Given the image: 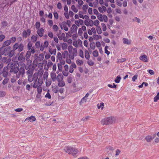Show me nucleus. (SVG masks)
I'll list each match as a JSON object with an SVG mask.
<instances>
[{"instance_id":"obj_21","label":"nucleus","mask_w":159,"mask_h":159,"mask_svg":"<svg viewBox=\"0 0 159 159\" xmlns=\"http://www.w3.org/2000/svg\"><path fill=\"white\" fill-rule=\"evenodd\" d=\"M16 50V49H13V50H11V51H10V53L8 55L10 57H11L14 55L15 52V50Z\"/></svg>"},{"instance_id":"obj_13","label":"nucleus","mask_w":159,"mask_h":159,"mask_svg":"<svg viewBox=\"0 0 159 159\" xmlns=\"http://www.w3.org/2000/svg\"><path fill=\"white\" fill-rule=\"evenodd\" d=\"M139 59L145 62H147L148 61L147 56L146 55H143L140 56L139 57Z\"/></svg>"},{"instance_id":"obj_8","label":"nucleus","mask_w":159,"mask_h":159,"mask_svg":"<svg viewBox=\"0 0 159 159\" xmlns=\"http://www.w3.org/2000/svg\"><path fill=\"white\" fill-rule=\"evenodd\" d=\"M156 136L155 134H154L152 136L150 135H148L146 137L145 139L148 142H150L155 138Z\"/></svg>"},{"instance_id":"obj_3","label":"nucleus","mask_w":159,"mask_h":159,"mask_svg":"<svg viewBox=\"0 0 159 159\" xmlns=\"http://www.w3.org/2000/svg\"><path fill=\"white\" fill-rule=\"evenodd\" d=\"M64 151L67 153L71 154L73 156L76 155L78 152V150L74 148L66 146L64 148Z\"/></svg>"},{"instance_id":"obj_43","label":"nucleus","mask_w":159,"mask_h":159,"mask_svg":"<svg viewBox=\"0 0 159 159\" xmlns=\"http://www.w3.org/2000/svg\"><path fill=\"white\" fill-rule=\"evenodd\" d=\"M35 25L36 29L38 30L40 28V23L39 22H36L35 23Z\"/></svg>"},{"instance_id":"obj_40","label":"nucleus","mask_w":159,"mask_h":159,"mask_svg":"<svg viewBox=\"0 0 159 159\" xmlns=\"http://www.w3.org/2000/svg\"><path fill=\"white\" fill-rule=\"evenodd\" d=\"M8 81L9 78L7 77L5 78L3 81L2 83L3 84L5 85L8 82Z\"/></svg>"},{"instance_id":"obj_20","label":"nucleus","mask_w":159,"mask_h":159,"mask_svg":"<svg viewBox=\"0 0 159 159\" xmlns=\"http://www.w3.org/2000/svg\"><path fill=\"white\" fill-rule=\"evenodd\" d=\"M31 56V52L30 51H28L27 52L25 57L26 58V60H27L29 59Z\"/></svg>"},{"instance_id":"obj_23","label":"nucleus","mask_w":159,"mask_h":159,"mask_svg":"<svg viewBox=\"0 0 159 159\" xmlns=\"http://www.w3.org/2000/svg\"><path fill=\"white\" fill-rule=\"evenodd\" d=\"M43 57H44V56H43V54L41 53V54H39V57H38V61H42L43 59V58H44Z\"/></svg>"},{"instance_id":"obj_51","label":"nucleus","mask_w":159,"mask_h":159,"mask_svg":"<svg viewBox=\"0 0 159 159\" xmlns=\"http://www.w3.org/2000/svg\"><path fill=\"white\" fill-rule=\"evenodd\" d=\"M16 38L15 37H11L9 40L11 41V43H13L16 41Z\"/></svg>"},{"instance_id":"obj_39","label":"nucleus","mask_w":159,"mask_h":159,"mask_svg":"<svg viewBox=\"0 0 159 159\" xmlns=\"http://www.w3.org/2000/svg\"><path fill=\"white\" fill-rule=\"evenodd\" d=\"M159 99V92L158 93L157 95L154 98V101L157 102Z\"/></svg>"},{"instance_id":"obj_62","label":"nucleus","mask_w":159,"mask_h":159,"mask_svg":"<svg viewBox=\"0 0 159 159\" xmlns=\"http://www.w3.org/2000/svg\"><path fill=\"white\" fill-rule=\"evenodd\" d=\"M62 73L63 75L65 76H67L68 75L69 73L68 72V71H63L62 72Z\"/></svg>"},{"instance_id":"obj_37","label":"nucleus","mask_w":159,"mask_h":159,"mask_svg":"<svg viewBox=\"0 0 159 159\" xmlns=\"http://www.w3.org/2000/svg\"><path fill=\"white\" fill-rule=\"evenodd\" d=\"M52 81L51 80H47L46 81V84L47 86H49L51 85Z\"/></svg>"},{"instance_id":"obj_55","label":"nucleus","mask_w":159,"mask_h":159,"mask_svg":"<svg viewBox=\"0 0 159 159\" xmlns=\"http://www.w3.org/2000/svg\"><path fill=\"white\" fill-rule=\"evenodd\" d=\"M79 56L83 58L84 57V53L83 52L81 49H80V50L79 52Z\"/></svg>"},{"instance_id":"obj_53","label":"nucleus","mask_w":159,"mask_h":159,"mask_svg":"<svg viewBox=\"0 0 159 159\" xmlns=\"http://www.w3.org/2000/svg\"><path fill=\"white\" fill-rule=\"evenodd\" d=\"M88 64L90 66H93L94 64V62L92 60H89L88 61Z\"/></svg>"},{"instance_id":"obj_22","label":"nucleus","mask_w":159,"mask_h":159,"mask_svg":"<svg viewBox=\"0 0 159 159\" xmlns=\"http://www.w3.org/2000/svg\"><path fill=\"white\" fill-rule=\"evenodd\" d=\"M57 36L60 40H61L63 38H64L66 36L65 34L64 33H62L61 35L58 34L57 35Z\"/></svg>"},{"instance_id":"obj_35","label":"nucleus","mask_w":159,"mask_h":159,"mask_svg":"<svg viewBox=\"0 0 159 159\" xmlns=\"http://www.w3.org/2000/svg\"><path fill=\"white\" fill-rule=\"evenodd\" d=\"M93 56L97 57L98 55V51L97 50H95L93 51Z\"/></svg>"},{"instance_id":"obj_63","label":"nucleus","mask_w":159,"mask_h":159,"mask_svg":"<svg viewBox=\"0 0 159 159\" xmlns=\"http://www.w3.org/2000/svg\"><path fill=\"white\" fill-rule=\"evenodd\" d=\"M57 8L59 9H61V8H62V5H61V3L60 2H59L57 4Z\"/></svg>"},{"instance_id":"obj_27","label":"nucleus","mask_w":159,"mask_h":159,"mask_svg":"<svg viewBox=\"0 0 159 159\" xmlns=\"http://www.w3.org/2000/svg\"><path fill=\"white\" fill-rule=\"evenodd\" d=\"M126 60V59L125 58H123L120 59H117V63L123 62L125 61Z\"/></svg>"},{"instance_id":"obj_4","label":"nucleus","mask_w":159,"mask_h":159,"mask_svg":"<svg viewBox=\"0 0 159 159\" xmlns=\"http://www.w3.org/2000/svg\"><path fill=\"white\" fill-rule=\"evenodd\" d=\"M13 48L16 50L17 49L19 52H20L24 49V45L22 43L19 44L18 43H17L13 46Z\"/></svg>"},{"instance_id":"obj_48","label":"nucleus","mask_w":159,"mask_h":159,"mask_svg":"<svg viewBox=\"0 0 159 159\" xmlns=\"http://www.w3.org/2000/svg\"><path fill=\"white\" fill-rule=\"evenodd\" d=\"M7 25V21H3L2 22V26L5 27Z\"/></svg>"},{"instance_id":"obj_31","label":"nucleus","mask_w":159,"mask_h":159,"mask_svg":"<svg viewBox=\"0 0 159 159\" xmlns=\"http://www.w3.org/2000/svg\"><path fill=\"white\" fill-rule=\"evenodd\" d=\"M123 42L124 43L127 44H129L130 43V42L128 39L125 38L123 39Z\"/></svg>"},{"instance_id":"obj_15","label":"nucleus","mask_w":159,"mask_h":159,"mask_svg":"<svg viewBox=\"0 0 159 159\" xmlns=\"http://www.w3.org/2000/svg\"><path fill=\"white\" fill-rule=\"evenodd\" d=\"M63 78V76L61 74H59L57 76L56 79L58 82L61 81Z\"/></svg>"},{"instance_id":"obj_49","label":"nucleus","mask_w":159,"mask_h":159,"mask_svg":"<svg viewBox=\"0 0 159 159\" xmlns=\"http://www.w3.org/2000/svg\"><path fill=\"white\" fill-rule=\"evenodd\" d=\"M37 91L38 93H41L42 92V88L40 86H38L37 88Z\"/></svg>"},{"instance_id":"obj_36","label":"nucleus","mask_w":159,"mask_h":159,"mask_svg":"<svg viewBox=\"0 0 159 159\" xmlns=\"http://www.w3.org/2000/svg\"><path fill=\"white\" fill-rule=\"evenodd\" d=\"M49 52L51 54H53L55 55L56 52V49L55 48L52 50L49 49Z\"/></svg>"},{"instance_id":"obj_50","label":"nucleus","mask_w":159,"mask_h":159,"mask_svg":"<svg viewBox=\"0 0 159 159\" xmlns=\"http://www.w3.org/2000/svg\"><path fill=\"white\" fill-rule=\"evenodd\" d=\"M40 45V42L38 41L37 42H36L35 44V46H36V48H38Z\"/></svg>"},{"instance_id":"obj_16","label":"nucleus","mask_w":159,"mask_h":159,"mask_svg":"<svg viewBox=\"0 0 159 159\" xmlns=\"http://www.w3.org/2000/svg\"><path fill=\"white\" fill-rule=\"evenodd\" d=\"M29 120L30 122L34 121L36 120V118L35 116H31L30 117L27 118L25 120Z\"/></svg>"},{"instance_id":"obj_12","label":"nucleus","mask_w":159,"mask_h":159,"mask_svg":"<svg viewBox=\"0 0 159 159\" xmlns=\"http://www.w3.org/2000/svg\"><path fill=\"white\" fill-rule=\"evenodd\" d=\"M84 24L87 26L89 25L90 26H93V22L92 20H90L89 21L88 20H85L84 21Z\"/></svg>"},{"instance_id":"obj_44","label":"nucleus","mask_w":159,"mask_h":159,"mask_svg":"<svg viewBox=\"0 0 159 159\" xmlns=\"http://www.w3.org/2000/svg\"><path fill=\"white\" fill-rule=\"evenodd\" d=\"M64 23L63 24V27L64 30L66 31H67L68 30V28L67 26H66V23L65 22H63V23Z\"/></svg>"},{"instance_id":"obj_6","label":"nucleus","mask_w":159,"mask_h":159,"mask_svg":"<svg viewBox=\"0 0 159 159\" xmlns=\"http://www.w3.org/2000/svg\"><path fill=\"white\" fill-rule=\"evenodd\" d=\"M31 30L30 29H28L26 30H24L22 34V36L25 38H26L28 36L30 35Z\"/></svg>"},{"instance_id":"obj_32","label":"nucleus","mask_w":159,"mask_h":159,"mask_svg":"<svg viewBox=\"0 0 159 159\" xmlns=\"http://www.w3.org/2000/svg\"><path fill=\"white\" fill-rule=\"evenodd\" d=\"M34 83L33 85V87L34 88H37L38 86H39V83L37 82V81H35L34 82Z\"/></svg>"},{"instance_id":"obj_7","label":"nucleus","mask_w":159,"mask_h":159,"mask_svg":"<svg viewBox=\"0 0 159 159\" xmlns=\"http://www.w3.org/2000/svg\"><path fill=\"white\" fill-rule=\"evenodd\" d=\"M8 69L7 68V66L6 67H4L3 68L2 74L3 77L6 78L8 74Z\"/></svg>"},{"instance_id":"obj_38","label":"nucleus","mask_w":159,"mask_h":159,"mask_svg":"<svg viewBox=\"0 0 159 159\" xmlns=\"http://www.w3.org/2000/svg\"><path fill=\"white\" fill-rule=\"evenodd\" d=\"M96 30L98 34H100L102 33V30L100 26H97V27Z\"/></svg>"},{"instance_id":"obj_19","label":"nucleus","mask_w":159,"mask_h":159,"mask_svg":"<svg viewBox=\"0 0 159 159\" xmlns=\"http://www.w3.org/2000/svg\"><path fill=\"white\" fill-rule=\"evenodd\" d=\"M56 74L55 73H51V77L52 78V81L54 82L55 80L56 79Z\"/></svg>"},{"instance_id":"obj_41","label":"nucleus","mask_w":159,"mask_h":159,"mask_svg":"<svg viewBox=\"0 0 159 159\" xmlns=\"http://www.w3.org/2000/svg\"><path fill=\"white\" fill-rule=\"evenodd\" d=\"M71 9L75 12H77L78 11V9H76L75 6L73 5L71 6Z\"/></svg>"},{"instance_id":"obj_59","label":"nucleus","mask_w":159,"mask_h":159,"mask_svg":"<svg viewBox=\"0 0 159 159\" xmlns=\"http://www.w3.org/2000/svg\"><path fill=\"white\" fill-rule=\"evenodd\" d=\"M32 45V43H31L30 42L28 44V45H27L28 49L29 50H30L31 48Z\"/></svg>"},{"instance_id":"obj_28","label":"nucleus","mask_w":159,"mask_h":159,"mask_svg":"<svg viewBox=\"0 0 159 159\" xmlns=\"http://www.w3.org/2000/svg\"><path fill=\"white\" fill-rule=\"evenodd\" d=\"M76 62L77 65L79 66L81 65L83 63V61L80 60H76Z\"/></svg>"},{"instance_id":"obj_56","label":"nucleus","mask_w":159,"mask_h":159,"mask_svg":"<svg viewBox=\"0 0 159 159\" xmlns=\"http://www.w3.org/2000/svg\"><path fill=\"white\" fill-rule=\"evenodd\" d=\"M98 19L101 21H103V20L102 18V15L101 14H100L98 16Z\"/></svg>"},{"instance_id":"obj_26","label":"nucleus","mask_w":159,"mask_h":159,"mask_svg":"<svg viewBox=\"0 0 159 159\" xmlns=\"http://www.w3.org/2000/svg\"><path fill=\"white\" fill-rule=\"evenodd\" d=\"M27 61V65L31 67H34L32 65V61L29 59L26 60Z\"/></svg>"},{"instance_id":"obj_52","label":"nucleus","mask_w":159,"mask_h":159,"mask_svg":"<svg viewBox=\"0 0 159 159\" xmlns=\"http://www.w3.org/2000/svg\"><path fill=\"white\" fill-rule=\"evenodd\" d=\"M5 36L3 34H0V42L2 41L5 38Z\"/></svg>"},{"instance_id":"obj_10","label":"nucleus","mask_w":159,"mask_h":159,"mask_svg":"<svg viewBox=\"0 0 159 159\" xmlns=\"http://www.w3.org/2000/svg\"><path fill=\"white\" fill-rule=\"evenodd\" d=\"M25 57L23 56V53L21 52L18 57V60L21 62H24L25 61Z\"/></svg>"},{"instance_id":"obj_45","label":"nucleus","mask_w":159,"mask_h":159,"mask_svg":"<svg viewBox=\"0 0 159 159\" xmlns=\"http://www.w3.org/2000/svg\"><path fill=\"white\" fill-rule=\"evenodd\" d=\"M97 106L98 108V109L100 108L101 107H102L101 108V109H103V107H102L104 106V103L103 102H101L100 104H98Z\"/></svg>"},{"instance_id":"obj_25","label":"nucleus","mask_w":159,"mask_h":159,"mask_svg":"<svg viewBox=\"0 0 159 159\" xmlns=\"http://www.w3.org/2000/svg\"><path fill=\"white\" fill-rule=\"evenodd\" d=\"M58 86L60 87H63L65 85V83L63 81L58 82Z\"/></svg>"},{"instance_id":"obj_17","label":"nucleus","mask_w":159,"mask_h":159,"mask_svg":"<svg viewBox=\"0 0 159 159\" xmlns=\"http://www.w3.org/2000/svg\"><path fill=\"white\" fill-rule=\"evenodd\" d=\"M38 75L37 73H35L33 75V77L32 79V81H34V82L37 81L38 79Z\"/></svg>"},{"instance_id":"obj_42","label":"nucleus","mask_w":159,"mask_h":159,"mask_svg":"<svg viewBox=\"0 0 159 159\" xmlns=\"http://www.w3.org/2000/svg\"><path fill=\"white\" fill-rule=\"evenodd\" d=\"M61 47L63 50H65L67 48V44L64 43L62 44Z\"/></svg>"},{"instance_id":"obj_46","label":"nucleus","mask_w":159,"mask_h":159,"mask_svg":"<svg viewBox=\"0 0 159 159\" xmlns=\"http://www.w3.org/2000/svg\"><path fill=\"white\" fill-rule=\"evenodd\" d=\"M101 25L102 26L103 31H105L107 30V28L105 25L103 23H102L101 24Z\"/></svg>"},{"instance_id":"obj_1","label":"nucleus","mask_w":159,"mask_h":159,"mask_svg":"<svg viewBox=\"0 0 159 159\" xmlns=\"http://www.w3.org/2000/svg\"><path fill=\"white\" fill-rule=\"evenodd\" d=\"M7 68L10 70V72L16 74L18 78L21 76H23L25 74L24 67L21 66L20 68L15 63L10 62L7 65Z\"/></svg>"},{"instance_id":"obj_30","label":"nucleus","mask_w":159,"mask_h":159,"mask_svg":"<svg viewBox=\"0 0 159 159\" xmlns=\"http://www.w3.org/2000/svg\"><path fill=\"white\" fill-rule=\"evenodd\" d=\"M121 79V77L120 75L117 76L115 80V82L116 83H119Z\"/></svg>"},{"instance_id":"obj_58","label":"nucleus","mask_w":159,"mask_h":159,"mask_svg":"<svg viewBox=\"0 0 159 159\" xmlns=\"http://www.w3.org/2000/svg\"><path fill=\"white\" fill-rule=\"evenodd\" d=\"M88 5H84L83 6V10L85 11H86V10H87V9H88Z\"/></svg>"},{"instance_id":"obj_57","label":"nucleus","mask_w":159,"mask_h":159,"mask_svg":"<svg viewBox=\"0 0 159 159\" xmlns=\"http://www.w3.org/2000/svg\"><path fill=\"white\" fill-rule=\"evenodd\" d=\"M37 82L39 84V86H41L43 83V80L41 78H39L38 79Z\"/></svg>"},{"instance_id":"obj_5","label":"nucleus","mask_w":159,"mask_h":159,"mask_svg":"<svg viewBox=\"0 0 159 159\" xmlns=\"http://www.w3.org/2000/svg\"><path fill=\"white\" fill-rule=\"evenodd\" d=\"M11 50V48L10 47H7L2 50L1 54H4L5 56L8 55L10 53V51Z\"/></svg>"},{"instance_id":"obj_29","label":"nucleus","mask_w":159,"mask_h":159,"mask_svg":"<svg viewBox=\"0 0 159 159\" xmlns=\"http://www.w3.org/2000/svg\"><path fill=\"white\" fill-rule=\"evenodd\" d=\"M33 75H28V80L30 82H31L32 81V79L33 77Z\"/></svg>"},{"instance_id":"obj_64","label":"nucleus","mask_w":159,"mask_h":159,"mask_svg":"<svg viewBox=\"0 0 159 159\" xmlns=\"http://www.w3.org/2000/svg\"><path fill=\"white\" fill-rule=\"evenodd\" d=\"M99 21L98 20H96L95 21H94L93 24L95 26H98V25L99 24Z\"/></svg>"},{"instance_id":"obj_9","label":"nucleus","mask_w":159,"mask_h":159,"mask_svg":"<svg viewBox=\"0 0 159 159\" xmlns=\"http://www.w3.org/2000/svg\"><path fill=\"white\" fill-rule=\"evenodd\" d=\"M44 32V30L43 28H40L38 29L37 31V33L38 35L40 37L43 36Z\"/></svg>"},{"instance_id":"obj_33","label":"nucleus","mask_w":159,"mask_h":159,"mask_svg":"<svg viewBox=\"0 0 159 159\" xmlns=\"http://www.w3.org/2000/svg\"><path fill=\"white\" fill-rule=\"evenodd\" d=\"M31 40L34 42L36 41L37 40V36L34 35H32L31 38Z\"/></svg>"},{"instance_id":"obj_34","label":"nucleus","mask_w":159,"mask_h":159,"mask_svg":"<svg viewBox=\"0 0 159 159\" xmlns=\"http://www.w3.org/2000/svg\"><path fill=\"white\" fill-rule=\"evenodd\" d=\"M95 44L94 42L91 43L90 44V47L92 49H94L95 48Z\"/></svg>"},{"instance_id":"obj_14","label":"nucleus","mask_w":159,"mask_h":159,"mask_svg":"<svg viewBox=\"0 0 159 159\" xmlns=\"http://www.w3.org/2000/svg\"><path fill=\"white\" fill-rule=\"evenodd\" d=\"M11 43V42L9 40H6L2 44V47L3 48L4 47H5L6 46H7L9 45Z\"/></svg>"},{"instance_id":"obj_60","label":"nucleus","mask_w":159,"mask_h":159,"mask_svg":"<svg viewBox=\"0 0 159 159\" xmlns=\"http://www.w3.org/2000/svg\"><path fill=\"white\" fill-rule=\"evenodd\" d=\"M57 58L59 60H60L62 59L61 54L60 52H59L57 53Z\"/></svg>"},{"instance_id":"obj_24","label":"nucleus","mask_w":159,"mask_h":159,"mask_svg":"<svg viewBox=\"0 0 159 159\" xmlns=\"http://www.w3.org/2000/svg\"><path fill=\"white\" fill-rule=\"evenodd\" d=\"M17 79L18 78L17 77L16 75V76H13L11 79V82L12 83H14Z\"/></svg>"},{"instance_id":"obj_61","label":"nucleus","mask_w":159,"mask_h":159,"mask_svg":"<svg viewBox=\"0 0 159 159\" xmlns=\"http://www.w3.org/2000/svg\"><path fill=\"white\" fill-rule=\"evenodd\" d=\"M45 98H47L49 99H51V96L49 93V92H48L46 95H45Z\"/></svg>"},{"instance_id":"obj_18","label":"nucleus","mask_w":159,"mask_h":159,"mask_svg":"<svg viewBox=\"0 0 159 159\" xmlns=\"http://www.w3.org/2000/svg\"><path fill=\"white\" fill-rule=\"evenodd\" d=\"M85 56L86 59L89 60L90 58V55L89 52L86 50L85 51Z\"/></svg>"},{"instance_id":"obj_47","label":"nucleus","mask_w":159,"mask_h":159,"mask_svg":"<svg viewBox=\"0 0 159 159\" xmlns=\"http://www.w3.org/2000/svg\"><path fill=\"white\" fill-rule=\"evenodd\" d=\"M73 54L76 56L77 55V49L75 48H74L73 50Z\"/></svg>"},{"instance_id":"obj_11","label":"nucleus","mask_w":159,"mask_h":159,"mask_svg":"<svg viewBox=\"0 0 159 159\" xmlns=\"http://www.w3.org/2000/svg\"><path fill=\"white\" fill-rule=\"evenodd\" d=\"M34 67H31V68L27 71L26 73L27 75H33L34 70Z\"/></svg>"},{"instance_id":"obj_2","label":"nucleus","mask_w":159,"mask_h":159,"mask_svg":"<svg viewBox=\"0 0 159 159\" xmlns=\"http://www.w3.org/2000/svg\"><path fill=\"white\" fill-rule=\"evenodd\" d=\"M115 121V118L114 117L111 116L103 119L101 121V123L103 125H107L112 124Z\"/></svg>"},{"instance_id":"obj_54","label":"nucleus","mask_w":159,"mask_h":159,"mask_svg":"<svg viewBox=\"0 0 159 159\" xmlns=\"http://www.w3.org/2000/svg\"><path fill=\"white\" fill-rule=\"evenodd\" d=\"M53 29L55 31H57L58 30V27L56 25H54L53 26Z\"/></svg>"}]
</instances>
